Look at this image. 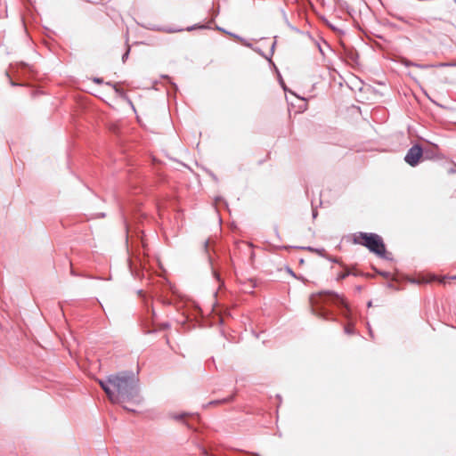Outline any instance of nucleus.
Returning a JSON list of instances; mask_svg holds the SVG:
<instances>
[{
  "label": "nucleus",
  "instance_id": "1",
  "mask_svg": "<svg viewBox=\"0 0 456 456\" xmlns=\"http://www.w3.org/2000/svg\"><path fill=\"white\" fill-rule=\"evenodd\" d=\"M143 237V232L139 227L132 228L126 223V240L129 255L127 259L129 271L134 278L143 279L147 275L148 284L153 286L152 293L156 297H159L164 304L169 305L175 296V289L173 285L164 278L158 280L156 284L153 282L151 277L152 271L146 254V244Z\"/></svg>",
  "mask_w": 456,
  "mask_h": 456
},
{
  "label": "nucleus",
  "instance_id": "2",
  "mask_svg": "<svg viewBox=\"0 0 456 456\" xmlns=\"http://www.w3.org/2000/svg\"><path fill=\"white\" fill-rule=\"evenodd\" d=\"M311 309L314 315L325 321H337V314L344 318L350 325L344 326V332L347 335L355 333L354 324L356 322V314L343 295L334 290H322L312 294L309 297Z\"/></svg>",
  "mask_w": 456,
  "mask_h": 456
},
{
  "label": "nucleus",
  "instance_id": "3",
  "mask_svg": "<svg viewBox=\"0 0 456 456\" xmlns=\"http://www.w3.org/2000/svg\"><path fill=\"white\" fill-rule=\"evenodd\" d=\"M116 398L114 403L132 402L140 404L143 399L140 395L139 379L133 370H123L116 373Z\"/></svg>",
  "mask_w": 456,
  "mask_h": 456
},
{
  "label": "nucleus",
  "instance_id": "4",
  "mask_svg": "<svg viewBox=\"0 0 456 456\" xmlns=\"http://www.w3.org/2000/svg\"><path fill=\"white\" fill-rule=\"evenodd\" d=\"M216 258L208 255V264L213 278L218 283V289L214 292L216 297L218 291L225 289L224 279L229 277L232 272L235 271L234 263L230 253L226 250L224 252H215Z\"/></svg>",
  "mask_w": 456,
  "mask_h": 456
},
{
  "label": "nucleus",
  "instance_id": "5",
  "mask_svg": "<svg viewBox=\"0 0 456 456\" xmlns=\"http://www.w3.org/2000/svg\"><path fill=\"white\" fill-rule=\"evenodd\" d=\"M352 242L365 247L370 253L377 256L393 261L392 254L387 250L383 238L375 232H358L353 234Z\"/></svg>",
  "mask_w": 456,
  "mask_h": 456
},
{
  "label": "nucleus",
  "instance_id": "6",
  "mask_svg": "<svg viewBox=\"0 0 456 456\" xmlns=\"http://www.w3.org/2000/svg\"><path fill=\"white\" fill-rule=\"evenodd\" d=\"M12 86H30L35 81V72L26 62L10 64L9 70L5 72Z\"/></svg>",
  "mask_w": 456,
  "mask_h": 456
},
{
  "label": "nucleus",
  "instance_id": "7",
  "mask_svg": "<svg viewBox=\"0 0 456 456\" xmlns=\"http://www.w3.org/2000/svg\"><path fill=\"white\" fill-rule=\"evenodd\" d=\"M146 313L141 319V326L145 334L156 333L159 330H167L170 327L169 322L161 323L159 328L155 322L156 313L154 308L145 299Z\"/></svg>",
  "mask_w": 456,
  "mask_h": 456
},
{
  "label": "nucleus",
  "instance_id": "8",
  "mask_svg": "<svg viewBox=\"0 0 456 456\" xmlns=\"http://www.w3.org/2000/svg\"><path fill=\"white\" fill-rule=\"evenodd\" d=\"M404 161L411 167H415L423 161V146L420 143H414L406 152Z\"/></svg>",
  "mask_w": 456,
  "mask_h": 456
},
{
  "label": "nucleus",
  "instance_id": "9",
  "mask_svg": "<svg viewBox=\"0 0 456 456\" xmlns=\"http://www.w3.org/2000/svg\"><path fill=\"white\" fill-rule=\"evenodd\" d=\"M115 382H116V373L108 375L105 379H98V384L101 388L105 392L108 398L113 403L115 402L116 393H115Z\"/></svg>",
  "mask_w": 456,
  "mask_h": 456
},
{
  "label": "nucleus",
  "instance_id": "10",
  "mask_svg": "<svg viewBox=\"0 0 456 456\" xmlns=\"http://www.w3.org/2000/svg\"><path fill=\"white\" fill-rule=\"evenodd\" d=\"M169 417L177 421H183L189 428L195 429L196 424H199L200 418L197 413L182 411L179 413H170Z\"/></svg>",
  "mask_w": 456,
  "mask_h": 456
},
{
  "label": "nucleus",
  "instance_id": "11",
  "mask_svg": "<svg viewBox=\"0 0 456 456\" xmlns=\"http://www.w3.org/2000/svg\"><path fill=\"white\" fill-rule=\"evenodd\" d=\"M200 450L202 454L205 456H259L258 454H249L242 451H232L230 452H226L219 448L202 447Z\"/></svg>",
  "mask_w": 456,
  "mask_h": 456
},
{
  "label": "nucleus",
  "instance_id": "12",
  "mask_svg": "<svg viewBox=\"0 0 456 456\" xmlns=\"http://www.w3.org/2000/svg\"><path fill=\"white\" fill-rule=\"evenodd\" d=\"M340 267L342 268V271L340 273H338L337 275L336 280L338 281H343L350 275H353L355 277L362 276V277H366V278H372L371 274L364 273L359 271L356 268V265H347L345 264L344 266H340Z\"/></svg>",
  "mask_w": 456,
  "mask_h": 456
},
{
  "label": "nucleus",
  "instance_id": "13",
  "mask_svg": "<svg viewBox=\"0 0 456 456\" xmlns=\"http://www.w3.org/2000/svg\"><path fill=\"white\" fill-rule=\"evenodd\" d=\"M340 58L352 65H356L358 64L359 53L354 47L343 45L340 52Z\"/></svg>",
  "mask_w": 456,
  "mask_h": 456
},
{
  "label": "nucleus",
  "instance_id": "14",
  "mask_svg": "<svg viewBox=\"0 0 456 456\" xmlns=\"http://www.w3.org/2000/svg\"><path fill=\"white\" fill-rule=\"evenodd\" d=\"M279 248L285 249V250H289V249H291V248L307 250L309 252L316 253V254H318L322 257L326 256V250L323 248H314V247H312V246L282 245V246H280Z\"/></svg>",
  "mask_w": 456,
  "mask_h": 456
},
{
  "label": "nucleus",
  "instance_id": "15",
  "mask_svg": "<svg viewBox=\"0 0 456 456\" xmlns=\"http://www.w3.org/2000/svg\"><path fill=\"white\" fill-rule=\"evenodd\" d=\"M201 317H202L201 309L198 305H195L192 310V318L185 317V320L183 321V322H184V324H188V326H189L188 328H192L200 322Z\"/></svg>",
  "mask_w": 456,
  "mask_h": 456
},
{
  "label": "nucleus",
  "instance_id": "16",
  "mask_svg": "<svg viewBox=\"0 0 456 456\" xmlns=\"http://www.w3.org/2000/svg\"><path fill=\"white\" fill-rule=\"evenodd\" d=\"M438 145L431 143V147H423V160L441 159Z\"/></svg>",
  "mask_w": 456,
  "mask_h": 456
},
{
  "label": "nucleus",
  "instance_id": "17",
  "mask_svg": "<svg viewBox=\"0 0 456 456\" xmlns=\"http://www.w3.org/2000/svg\"><path fill=\"white\" fill-rule=\"evenodd\" d=\"M141 27L147 28L149 30L152 31H164L167 33H175V32H181L183 31V28H162L157 25H153L151 23L148 24H140Z\"/></svg>",
  "mask_w": 456,
  "mask_h": 456
},
{
  "label": "nucleus",
  "instance_id": "18",
  "mask_svg": "<svg viewBox=\"0 0 456 456\" xmlns=\"http://www.w3.org/2000/svg\"><path fill=\"white\" fill-rule=\"evenodd\" d=\"M235 396H236V393L232 394L226 397L222 398V399L212 400V401L208 402L207 404H203L202 407L207 408L210 405H219V404H223V403H232L234 401Z\"/></svg>",
  "mask_w": 456,
  "mask_h": 456
},
{
  "label": "nucleus",
  "instance_id": "19",
  "mask_svg": "<svg viewBox=\"0 0 456 456\" xmlns=\"http://www.w3.org/2000/svg\"><path fill=\"white\" fill-rule=\"evenodd\" d=\"M106 85L109 86H111L114 89L115 93L118 95H119L121 98H124V99L126 98V92L118 86V83H113L111 81H109V82H106Z\"/></svg>",
  "mask_w": 456,
  "mask_h": 456
},
{
  "label": "nucleus",
  "instance_id": "20",
  "mask_svg": "<svg viewBox=\"0 0 456 456\" xmlns=\"http://www.w3.org/2000/svg\"><path fill=\"white\" fill-rule=\"evenodd\" d=\"M161 77L167 81V84L169 86V88L167 89L168 94L171 93V91L173 93H176L178 91L177 85L172 81L171 77L168 75H162Z\"/></svg>",
  "mask_w": 456,
  "mask_h": 456
},
{
  "label": "nucleus",
  "instance_id": "21",
  "mask_svg": "<svg viewBox=\"0 0 456 456\" xmlns=\"http://www.w3.org/2000/svg\"><path fill=\"white\" fill-rule=\"evenodd\" d=\"M228 36H230V37H233L234 39H236L237 41L240 42L244 46L252 48V44L248 42L245 38H243L240 35L231 32V33H228Z\"/></svg>",
  "mask_w": 456,
  "mask_h": 456
},
{
  "label": "nucleus",
  "instance_id": "22",
  "mask_svg": "<svg viewBox=\"0 0 456 456\" xmlns=\"http://www.w3.org/2000/svg\"><path fill=\"white\" fill-rule=\"evenodd\" d=\"M282 15H283V19H284L285 23L287 24V26H288V27H289L292 31H294V32H296V33H297V34H301V33H302V32H301V30H300L298 28H297V27L293 26V25H292V22H289V21L288 17H287V13L285 12V11H284V10H282Z\"/></svg>",
  "mask_w": 456,
  "mask_h": 456
},
{
  "label": "nucleus",
  "instance_id": "23",
  "mask_svg": "<svg viewBox=\"0 0 456 456\" xmlns=\"http://www.w3.org/2000/svg\"><path fill=\"white\" fill-rule=\"evenodd\" d=\"M208 28H210L209 24L196 23V24H193L191 26L187 27L186 30L187 31H192V30H195V29H208Z\"/></svg>",
  "mask_w": 456,
  "mask_h": 456
},
{
  "label": "nucleus",
  "instance_id": "24",
  "mask_svg": "<svg viewBox=\"0 0 456 456\" xmlns=\"http://www.w3.org/2000/svg\"><path fill=\"white\" fill-rule=\"evenodd\" d=\"M372 270L376 273V274L382 276L383 278L388 279L390 278L391 274L387 271H382L375 267L374 265L371 266Z\"/></svg>",
  "mask_w": 456,
  "mask_h": 456
},
{
  "label": "nucleus",
  "instance_id": "25",
  "mask_svg": "<svg viewBox=\"0 0 456 456\" xmlns=\"http://www.w3.org/2000/svg\"><path fill=\"white\" fill-rule=\"evenodd\" d=\"M323 258H326L328 261L331 263L338 264L339 266H344L345 263H343L339 258L331 256L326 253V256H323Z\"/></svg>",
  "mask_w": 456,
  "mask_h": 456
},
{
  "label": "nucleus",
  "instance_id": "26",
  "mask_svg": "<svg viewBox=\"0 0 456 456\" xmlns=\"http://www.w3.org/2000/svg\"><path fill=\"white\" fill-rule=\"evenodd\" d=\"M323 20L326 24V26L330 28L334 32H338L340 34H344V31L342 29H339L336 26H334L332 23H330L326 18L323 17Z\"/></svg>",
  "mask_w": 456,
  "mask_h": 456
},
{
  "label": "nucleus",
  "instance_id": "27",
  "mask_svg": "<svg viewBox=\"0 0 456 456\" xmlns=\"http://www.w3.org/2000/svg\"><path fill=\"white\" fill-rule=\"evenodd\" d=\"M273 67L275 69V71L277 73V77H278V81H279V84L280 86L283 88L284 91H287V87H286V84L281 77V74L280 73L279 69H277V67L275 66V64H273Z\"/></svg>",
  "mask_w": 456,
  "mask_h": 456
},
{
  "label": "nucleus",
  "instance_id": "28",
  "mask_svg": "<svg viewBox=\"0 0 456 456\" xmlns=\"http://www.w3.org/2000/svg\"><path fill=\"white\" fill-rule=\"evenodd\" d=\"M344 4L346 5V13L349 14L351 17H353L355 12L354 9L353 7H351L346 2L340 3L339 6L343 7Z\"/></svg>",
  "mask_w": 456,
  "mask_h": 456
},
{
  "label": "nucleus",
  "instance_id": "29",
  "mask_svg": "<svg viewBox=\"0 0 456 456\" xmlns=\"http://www.w3.org/2000/svg\"><path fill=\"white\" fill-rule=\"evenodd\" d=\"M109 131L115 136L118 137L119 136V127L115 125V124H111L110 126H109Z\"/></svg>",
  "mask_w": 456,
  "mask_h": 456
},
{
  "label": "nucleus",
  "instance_id": "30",
  "mask_svg": "<svg viewBox=\"0 0 456 456\" xmlns=\"http://www.w3.org/2000/svg\"><path fill=\"white\" fill-rule=\"evenodd\" d=\"M215 203H222L224 208H228V203L222 196H216L215 198Z\"/></svg>",
  "mask_w": 456,
  "mask_h": 456
},
{
  "label": "nucleus",
  "instance_id": "31",
  "mask_svg": "<svg viewBox=\"0 0 456 456\" xmlns=\"http://www.w3.org/2000/svg\"><path fill=\"white\" fill-rule=\"evenodd\" d=\"M252 49L256 52L257 53H259L261 56L265 57L266 60L269 61L270 63H272L273 65L274 64L271 59V57H267L265 53L258 47H256V48H253Z\"/></svg>",
  "mask_w": 456,
  "mask_h": 456
},
{
  "label": "nucleus",
  "instance_id": "32",
  "mask_svg": "<svg viewBox=\"0 0 456 456\" xmlns=\"http://www.w3.org/2000/svg\"><path fill=\"white\" fill-rule=\"evenodd\" d=\"M130 51H131L130 46L127 45L125 53L122 54V58L121 59H122L123 62H126V61L128 59L129 54H130Z\"/></svg>",
  "mask_w": 456,
  "mask_h": 456
},
{
  "label": "nucleus",
  "instance_id": "33",
  "mask_svg": "<svg viewBox=\"0 0 456 456\" xmlns=\"http://www.w3.org/2000/svg\"><path fill=\"white\" fill-rule=\"evenodd\" d=\"M219 12H220L219 5H217L216 8L213 7L211 10V13H212L214 19L219 14Z\"/></svg>",
  "mask_w": 456,
  "mask_h": 456
},
{
  "label": "nucleus",
  "instance_id": "34",
  "mask_svg": "<svg viewBox=\"0 0 456 456\" xmlns=\"http://www.w3.org/2000/svg\"><path fill=\"white\" fill-rule=\"evenodd\" d=\"M414 67H417V68H419V69H429V68L434 67V65L416 63V64H414Z\"/></svg>",
  "mask_w": 456,
  "mask_h": 456
},
{
  "label": "nucleus",
  "instance_id": "35",
  "mask_svg": "<svg viewBox=\"0 0 456 456\" xmlns=\"http://www.w3.org/2000/svg\"><path fill=\"white\" fill-rule=\"evenodd\" d=\"M93 82L97 84V85H102L103 84V78L102 77H93Z\"/></svg>",
  "mask_w": 456,
  "mask_h": 456
},
{
  "label": "nucleus",
  "instance_id": "36",
  "mask_svg": "<svg viewBox=\"0 0 456 456\" xmlns=\"http://www.w3.org/2000/svg\"><path fill=\"white\" fill-rule=\"evenodd\" d=\"M215 29H216V30H218L220 32H223V33H224L226 35H228V33H231L230 31L226 30L224 28L219 27L218 25H216Z\"/></svg>",
  "mask_w": 456,
  "mask_h": 456
},
{
  "label": "nucleus",
  "instance_id": "37",
  "mask_svg": "<svg viewBox=\"0 0 456 456\" xmlns=\"http://www.w3.org/2000/svg\"><path fill=\"white\" fill-rule=\"evenodd\" d=\"M106 214L104 212L94 214L92 218H104Z\"/></svg>",
  "mask_w": 456,
  "mask_h": 456
},
{
  "label": "nucleus",
  "instance_id": "38",
  "mask_svg": "<svg viewBox=\"0 0 456 456\" xmlns=\"http://www.w3.org/2000/svg\"><path fill=\"white\" fill-rule=\"evenodd\" d=\"M285 269H286V271H287V273H289L291 276H293V277L297 278L296 273H294V271H293L289 266H288V265H287V266L285 267Z\"/></svg>",
  "mask_w": 456,
  "mask_h": 456
},
{
  "label": "nucleus",
  "instance_id": "39",
  "mask_svg": "<svg viewBox=\"0 0 456 456\" xmlns=\"http://www.w3.org/2000/svg\"><path fill=\"white\" fill-rule=\"evenodd\" d=\"M403 65H404L405 67L414 66V64H416V62H413V61H409V60H405V61H403Z\"/></svg>",
  "mask_w": 456,
  "mask_h": 456
},
{
  "label": "nucleus",
  "instance_id": "40",
  "mask_svg": "<svg viewBox=\"0 0 456 456\" xmlns=\"http://www.w3.org/2000/svg\"><path fill=\"white\" fill-rule=\"evenodd\" d=\"M275 46H276V41H274L272 45H271V48H270V55L273 56V53H274V49H275Z\"/></svg>",
  "mask_w": 456,
  "mask_h": 456
},
{
  "label": "nucleus",
  "instance_id": "41",
  "mask_svg": "<svg viewBox=\"0 0 456 456\" xmlns=\"http://www.w3.org/2000/svg\"><path fill=\"white\" fill-rule=\"evenodd\" d=\"M367 328H368V330H369V334H370V336L371 338H373V337H374V336H373V331H372V329H371V327H370V322H367Z\"/></svg>",
  "mask_w": 456,
  "mask_h": 456
},
{
  "label": "nucleus",
  "instance_id": "42",
  "mask_svg": "<svg viewBox=\"0 0 456 456\" xmlns=\"http://www.w3.org/2000/svg\"><path fill=\"white\" fill-rule=\"evenodd\" d=\"M123 409H124L125 411H129V412H134V413H135V412H136V411H135L134 409L129 408V407H127V406H126V405H124V406H123Z\"/></svg>",
  "mask_w": 456,
  "mask_h": 456
},
{
  "label": "nucleus",
  "instance_id": "43",
  "mask_svg": "<svg viewBox=\"0 0 456 456\" xmlns=\"http://www.w3.org/2000/svg\"><path fill=\"white\" fill-rule=\"evenodd\" d=\"M137 294H138V296H139V297H141L142 298H143V299H144V297H145V293H144V291H143L142 289H139V290L137 291Z\"/></svg>",
  "mask_w": 456,
  "mask_h": 456
},
{
  "label": "nucleus",
  "instance_id": "44",
  "mask_svg": "<svg viewBox=\"0 0 456 456\" xmlns=\"http://www.w3.org/2000/svg\"><path fill=\"white\" fill-rule=\"evenodd\" d=\"M318 216V211L316 208H313V211H312V216L314 219H315Z\"/></svg>",
  "mask_w": 456,
  "mask_h": 456
},
{
  "label": "nucleus",
  "instance_id": "45",
  "mask_svg": "<svg viewBox=\"0 0 456 456\" xmlns=\"http://www.w3.org/2000/svg\"><path fill=\"white\" fill-rule=\"evenodd\" d=\"M70 274L72 276H80V274L78 273H77L76 270H74L72 267L70 269Z\"/></svg>",
  "mask_w": 456,
  "mask_h": 456
},
{
  "label": "nucleus",
  "instance_id": "46",
  "mask_svg": "<svg viewBox=\"0 0 456 456\" xmlns=\"http://www.w3.org/2000/svg\"><path fill=\"white\" fill-rule=\"evenodd\" d=\"M448 173H449V174H454V173H456V165H455V167H451V168L448 170Z\"/></svg>",
  "mask_w": 456,
  "mask_h": 456
},
{
  "label": "nucleus",
  "instance_id": "47",
  "mask_svg": "<svg viewBox=\"0 0 456 456\" xmlns=\"http://www.w3.org/2000/svg\"><path fill=\"white\" fill-rule=\"evenodd\" d=\"M210 175H211V177L213 178L214 181L218 182V178H217V176L214 173L211 172Z\"/></svg>",
  "mask_w": 456,
  "mask_h": 456
},
{
  "label": "nucleus",
  "instance_id": "48",
  "mask_svg": "<svg viewBox=\"0 0 456 456\" xmlns=\"http://www.w3.org/2000/svg\"><path fill=\"white\" fill-rule=\"evenodd\" d=\"M274 232H275V234L278 237V239L281 240V237H280V234H279V231H278V226L274 227Z\"/></svg>",
  "mask_w": 456,
  "mask_h": 456
},
{
  "label": "nucleus",
  "instance_id": "49",
  "mask_svg": "<svg viewBox=\"0 0 456 456\" xmlns=\"http://www.w3.org/2000/svg\"><path fill=\"white\" fill-rule=\"evenodd\" d=\"M455 64H448V63H440L438 66L444 67V66H454Z\"/></svg>",
  "mask_w": 456,
  "mask_h": 456
},
{
  "label": "nucleus",
  "instance_id": "50",
  "mask_svg": "<svg viewBox=\"0 0 456 456\" xmlns=\"http://www.w3.org/2000/svg\"><path fill=\"white\" fill-rule=\"evenodd\" d=\"M204 248H205V250L208 251V240H206L205 243H204Z\"/></svg>",
  "mask_w": 456,
  "mask_h": 456
},
{
  "label": "nucleus",
  "instance_id": "51",
  "mask_svg": "<svg viewBox=\"0 0 456 456\" xmlns=\"http://www.w3.org/2000/svg\"><path fill=\"white\" fill-rule=\"evenodd\" d=\"M355 289L358 291V292H361L362 289V287L361 285H358L356 286Z\"/></svg>",
  "mask_w": 456,
  "mask_h": 456
},
{
  "label": "nucleus",
  "instance_id": "52",
  "mask_svg": "<svg viewBox=\"0 0 456 456\" xmlns=\"http://www.w3.org/2000/svg\"><path fill=\"white\" fill-rule=\"evenodd\" d=\"M372 306V301L370 300L367 302V307H371Z\"/></svg>",
  "mask_w": 456,
  "mask_h": 456
},
{
  "label": "nucleus",
  "instance_id": "53",
  "mask_svg": "<svg viewBox=\"0 0 456 456\" xmlns=\"http://www.w3.org/2000/svg\"><path fill=\"white\" fill-rule=\"evenodd\" d=\"M304 264H305V260H304V258H300V259H299V265H304Z\"/></svg>",
  "mask_w": 456,
  "mask_h": 456
},
{
  "label": "nucleus",
  "instance_id": "54",
  "mask_svg": "<svg viewBox=\"0 0 456 456\" xmlns=\"http://www.w3.org/2000/svg\"><path fill=\"white\" fill-rule=\"evenodd\" d=\"M387 286L388 288H395V287H394V284H393L392 282H388V283L387 284Z\"/></svg>",
  "mask_w": 456,
  "mask_h": 456
},
{
  "label": "nucleus",
  "instance_id": "55",
  "mask_svg": "<svg viewBox=\"0 0 456 456\" xmlns=\"http://www.w3.org/2000/svg\"><path fill=\"white\" fill-rule=\"evenodd\" d=\"M276 398L279 400L280 403H281V395H276Z\"/></svg>",
  "mask_w": 456,
  "mask_h": 456
},
{
  "label": "nucleus",
  "instance_id": "56",
  "mask_svg": "<svg viewBox=\"0 0 456 456\" xmlns=\"http://www.w3.org/2000/svg\"><path fill=\"white\" fill-rule=\"evenodd\" d=\"M336 2L339 4L340 3H342L341 0H336Z\"/></svg>",
  "mask_w": 456,
  "mask_h": 456
},
{
  "label": "nucleus",
  "instance_id": "57",
  "mask_svg": "<svg viewBox=\"0 0 456 456\" xmlns=\"http://www.w3.org/2000/svg\"><path fill=\"white\" fill-rule=\"evenodd\" d=\"M411 283H417V281L415 280H411Z\"/></svg>",
  "mask_w": 456,
  "mask_h": 456
},
{
  "label": "nucleus",
  "instance_id": "58",
  "mask_svg": "<svg viewBox=\"0 0 456 456\" xmlns=\"http://www.w3.org/2000/svg\"><path fill=\"white\" fill-rule=\"evenodd\" d=\"M341 8L346 10V5L344 4V6Z\"/></svg>",
  "mask_w": 456,
  "mask_h": 456
},
{
  "label": "nucleus",
  "instance_id": "59",
  "mask_svg": "<svg viewBox=\"0 0 456 456\" xmlns=\"http://www.w3.org/2000/svg\"><path fill=\"white\" fill-rule=\"evenodd\" d=\"M454 4H456V0H453Z\"/></svg>",
  "mask_w": 456,
  "mask_h": 456
},
{
  "label": "nucleus",
  "instance_id": "60",
  "mask_svg": "<svg viewBox=\"0 0 456 456\" xmlns=\"http://www.w3.org/2000/svg\"><path fill=\"white\" fill-rule=\"evenodd\" d=\"M454 279H456V275L454 276Z\"/></svg>",
  "mask_w": 456,
  "mask_h": 456
}]
</instances>
